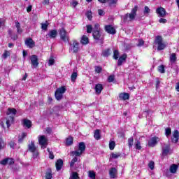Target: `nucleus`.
Masks as SVG:
<instances>
[{"label": "nucleus", "mask_w": 179, "mask_h": 179, "mask_svg": "<svg viewBox=\"0 0 179 179\" xmlns=\"http://www.w3.org/2000/svg\"><path fill=\"white\" fill-rule=\"evenodd\" d=\"M17 113V110L13 108H9L7 110V116H6V125L7 127L9 128L10 127V124L13 123V121L15 120V115H16V113Z\"/></svg>", "instance_id": "1"}, {"label": "nucleus", "mask_w": 179, "mask_h": 179, "mask_svg": "<svg viewBox=\"0 0 179 179\" xmlns=\"http://www.w3.org/2000/svg\"><path fill=\"white\" fill-rule=\"evenodd\" d=\"M138 6H135L131 10L130 13H127L125 15L124 20L127 22H132V20H135V17H136V13L138 12Z\"/></svg>", "instance_id": "2"}, {"label": "nucleus", "mask_w": 179, "mask_h": 179, "mask_svg": "<svg viewBox=\"0 0 179 179\" xmlns=\"http://www.w3.org/2000/svg\"><path fill=\"white\" fill-rule=\"evenodd\" d=\"M86 150V145H85V143L81 142L78 145V149L76 151L71 152V155L73 156H82V154L85 150Z\"/></svg>", "instance_id": "3"}, {"label": "nucleus", "mask_w": 179, "mask_h": 179, "mask_svg": "<svg viewBox=\"0 0 179 179\" xmlns=\"http://www.w3.org/2000/svg\"><path fill=\"white\" fill-rule=\"evenodd\" d=\"M28 150L33 153L34 159H37L38 156V150H37L36 145H34V141H31V143L28 145Z\"/></svg>", "instance_id": "4"}, {"label": "nucleus", "mask_w": 179, "mask_h": 179, "mask_svg": "<svg viewBox=\"0 0 179 179\" xmlns=\"http://www.w3.org/2000/svg\"><path fill=\"white\" fill-rule=\"evenodd\" d=\"M155 43L157 45L158 51H162V50H164V48H166V45L163 42V38L162 36H157Z\"/></svg>", "instance_id": "5"}, {"label": "nucleus", "mask_w": 179, "mask_h": 179, "mask_svg": "<svg viewBox=\"0 0 179 179\" xmlns=\"http://www.w3.org/2000/svg\"><path fill=\"white\" fill-rule=\"evenodd\" d=\"M59 34L60 36L61 40L64 41V43H68V41H69V34H68V32H66L65 28H61L59 29Z\"/></svg>", "instance_id": "6"}, {"label": "nucleus", "mask_w": 179, "mask_h": 179, "mask_svg": "<svg viewBox=\"0 0 179 179\" xmlns=\"http://www.w3.org/2000/svg\"><path fill=\"white\" fill-rule=\"evenodd\" d=\"M38 139L39 145H41V148L42 149H45V148H47V145H48V138H47V136L44 135L39 136Z\"/></svg>", "instance_id": "7"}, {"label": "nucleus", "mask_w": 179, "mask_h": 179, "mask_svg": "<svg viewBox=\"0 0 179 179\" xmlns=\"http://www.w3.org/2000/svg\"><path fill=\"white\" fill-rule=\"evenodd\" d=\"M65 92H66V89L65 88V87H61L58 88L57 90H56L55 93L56 99L62 100V97H63V94H64V93H65Z\"/></svg>", "instance_id": "8"}, {"label": "nucleus", "mask_w": 179, "mask_h": 179, "mask_svg": "<svg viewBox=\"0 0 179 179\" xmlns=\"http://www.w3.org/2000/svg\"><path fill=\"white\" fill-rule=\"evenodd\" d=\"M92 36L94 40L97 42L103 40V35L101 34V31H93Z\"/></svg>", "instance_id": "9"}, {"label": "nucleus", "mask_w": 179, "mask_h": 179, "mask_svg": "<svg viewBox=\"0 0 179 179\" xmlns=\"http://www.w3.org/2000/svg\"><path fill=\"white\" fill-rule=\"evenodd\" d=\"M70 51L73 53H76L79 51V43H78V41H74L73 44L70 45Z\"/></svg>", "instance_id": "10"}, {"label": "nucleus", "mask_w": 179, "mask_h": 179, "mask_svg": "<svg viewBox=\"0 0 179 179\" xmlns=\"http://www.w3.org/2000/svg\"><path fill=\"white\" fill-rule=\"evenodd\" d=\"M160 141V138L159 137H152L151 139L148 141V146H150L151 148H153L154 146H156L157 145V142Z\"/></svg>", "instance_id": "11"}, {"label": "nucleus", "mask_w": 179, "mask_h": 179, "mask_svg": "<svg viewBox=\"0 0 179 179\" xmlns=\"http://www.w3.org/2000/svg\"><path fill=\"white\" fill-rule=\"evenodd\" d=\"M156 13L159 17H164L166 16V10L163 7H159L156 9Z\"/></svg>", "instance_id": "12"}, {"label": "nucleus", "mask_w": 179, "mask_h": 179, "mask_svg": "<svg viewBox=\"0 0 179 179\" xmlns=\"http://www.w3.org/2000/svg\"><path fill=\"white\" fill-rule=\"evenodd\" d=\"M31 64L33 68H37V66H38V59L37 58V56L32 55L31 57Z\"/></svg>", "instance_id": "13"}, {"label": "nucleus", "mask_w": 179, "mask_h": 179, "mask_svg": "<svg viewBox=\"0 0 179 179\" xmlns=\"http://www.w3.org/2000/svg\"><path fill=\"white\" fill-rule=\"evenodd\" d=\"M178 138H179V132L178 130H175L172 134V136L171 138V140L173 143H177L178 142Z\"/></svg>", "instance_id": "14"}, {"label": "nucleus", "mask_w": 179, "mask_h": 179, "mask_svg": "<svg viewBox=\"0 0 179 179\" xmlns=\"http://www.w3.org/2000/svg\"><path fill=\"white\" fill-rule=\"evenodd\" d=\"M105 30L109 34H115V29L111 25L105 26Z\"/></svg>", "instance_id": "15"}, {"label": "nucleus", "mask_w": 179, "mask_h": 179, "mask_svg": "<svg viewBox=\"0 0 179 179\" xmlns=\"http://www.w3.org/2000/svg\"><path fill=\"white\" fill-rule=\"evenodd\" d=\"M117 171L115 168H112L109 171V176L110 178H117Z\"/></svg>", "instance_id": "16"}, {"label": "nucleus", "mask_w": 179, "mask_h": 179, "mask_svg": "<svg viewBox=\"0 0 179 179\" xmlns=\"http://www.w3.org/2000/svg\"><path fill=\"white\" fill-rule=\"evenodd\" d=\"M55 166L57 171H59V170L62 169V166H64V161H62L61 159H58L55 164Z\"/></svg>", "instance_id": "17"}, {"label": "nucleus", "mask_w": 179, "mask_h": 179, "mask_svg": "<svg viewBox=\"0 0 179 179\" xmlns=\"http://www.w3.org/2000/svg\"><path fill=\"white\" fill-rule=\"evenodd\" d=\"M22 125L25 127V128H31V121L28 119H24L22 120Z\"/></svg>", "instance_id": "18"}, {"label": "nucleus", "mask_w": 179, "mask_h": 179, "mask_svg": "<svg viewBox=\"0 0 179 179\" xmlns=\"http://www.w3.org/2000/svg\"><path fill=\"white\" fill-rule=\"evenodd\" d=\"M25 44L29 47V48H33L34 47V41L31 38H28L25 41Z\"/></svg>", "instance_id": "19"}, {"label": "nucleus", "mask_w": 179, "mask_h": 179, "mask_svg": "<svg viewBox=\"0 0 179 179\" xmlns=\"http://www.w3.org/2000/svg\"><path fill=\"white\" fill-rule=\"evenodd\" d=\"M125 59H127V54H124L121 57H120L117 61L118 66H121V65H122V63L124 62V61H125Z\"/></svg>", "instance_id": "20"}, {"label": "nucleus", "mask_w": 179, "mask_h": 179, "mask_svg": "<svg viewBox=\"0 0 179 179\" xmlns=\"http://www.w3.org/2000/svg\"><path fill=\"white\" fill-rule=\"evenodd\" d=\"M119 99L120 100H128L129 99V94L123 92L120 94Z\"/></svg>", "instance_id": "21"}, {"label": "nucleus", "mask_w": 179, "mask_h": 179, "mask_svg": "<svg viewBox=\"0 0 179 179\" xmlns=\"http://www.w3.org/2000/svg\"><path fill=\"white\" fill-rule=\"evenodd\" d=\"M169 61L171 64V65H173V64H176L177 61V56L175 53H172L169 57Z\"/></svg>", "instance_id": "22"}, {"label": "nucleus", "mask_w": 179, "mask_h": 179, "mask_svg": "<svg viewBox=\"0 0 179 179\" xmlns=\"http://www.w3.org/2000/svg\"><path fill=\"white\" fill-rule=\"evenodd\" d=\"M169 152H170V145H166L162 148V155L166 156V155H169Z\"/></svg>", "instance_id": "23"}, {"label": "nucleus", "mask_w": 179, "mask_h": 179, "mask_svg": "<svg viewBox=\"0 0 179 179\" xmlns=\"http://www.w3.org/2000/svg\"><path fill=\"white\" fill-rule=\"evenodd\" d=\"M57 34H58L57 30L53 29L50 31V32L48 34V37H50V38H55V37H57Z\"/></svg>", "instance_id": "24"}, {"label": "nucleus", "mask_w": 179, "mask_h": 179, "mask_svg": "<svg viewBox=\"0 0 179 179\" xmlns=\"http://www.w3.org/2000/svg\"><path fill=\"white\" fill-rule=\"evenodd\" d=\"M103 90V85L101 84H97L95 86V92L97 94H100Z\"/></svg>", "instance_id": "25"}, {"label": "nucleus", "mask_w": 179, "mask_h": 179, "mask_svg": "<svg viewBox=\"0 0 179 179\" xmlns=\"http://www.w3.org/2000/svg\"><path fill=\"white\" fill-rule=\"evenodd\" d=\"M80 43L81 44H89V38H87V36H86L85 35L83 36L80 40Z\"/></svg>", "instance_id": "26"}, {"label": "nucleus", "mask_w": 179, "mask_h": 179, "mask_svg": "<svg viewBox=\"0 0 179 179\" xmlns=\"http://www.w3.org/2000/svg\"><path fill=\"white\" fill-rule=\"evenodd\" d=\"M177 169H178V166L176 164H173L170 167V171L173 174L176 173L177 172Z\"/></svg>", "instance_id": "27"}, {"label": "nucleus", "mask_w": 179, "mask_h": 179, "mask_svg": "<svg viewBox=\"0 0 179 179\" xmlns=\"http://www.w3.org/2000/svg\"><path fill=\"white\" fill-rule=\"evenodd\" d=\"M15 27L17 29V33L19 34H22L23 31L22 30V28H20V23L18 21L15 22Z\"/></svg>", "instance_id": "28"}, {"label": "nucleus", "mask_w": 179, "mask_h": 179, "mask_svg": "<svg viewBox=\"0 0 179 179\" xmlns=\"http://www.w3.org/2000/svg\"><path fill=\"white\" fill-rule=\"evenodd\" d=\"M73 143V138L72 137H69L66 139V145L67 146H71Z\"/></svg>", "instance_id": "29"}, {"label": "nucleus", "mask_w": 179, "mask_h": 179, "mask_svg": "<svg viewBox=\"0 0 179 179\" xmlns=\"http://www.w3.org/2000/svg\"><path fill=\"white\" fill-rule=\"evenodd\" d=\"M111 54V50L110 49H106L103 51L102 55L103 57H109Z\"/></svg>", "instance_id": "30"}, {"label": "nucleus", "mask_w": 179, "mask_h": 179, "mask_svg": "<svg viewBox=\"0 0 179 179\" xmlns=\"http://www.w3.org/2000/svg\"><path fill=\"white\" fill-rule=\"evenodd\" d=\"M88 177L92 179H96V173L93 171H90L88 172Z\"/></svg>", "instance_id": "31"}, {"label": "nucleus", "mask_w": 179, "mask_h": 179, "mask_svg": "<svg viewBox=\"0 0 179 179\" xmlns=\"http://www.w3.org/2000/svg\"><path fill=\"white\" fill-rule=\"evenodd\" d=\"M128 146H129V149H131L132 148V146H134V137H130L128 139Z\"/></svg>", "instance_id": "32"}, {"label": "nucleus", "mask_w": 179, "mask_h": 179, "mask_svg": "<svg viewBox=\"0 0 179 179\" xmlns=\"http://www.w3.org/2000/svg\"><path fill=\"white\" fill-rule=\"evenodd\" d=\"M120 58V52L117 50H113V59H118Z\"/></svg>", "instance_id": "33"}, {"label": "nucleus", "mask_w": 179, "mask_h": 179, "mask_svg": "<svg viewBox=\"0 0 179 179\" xmlns=\"http://www.w3.org/2000/svg\"><path fill=\"white\" fill-rule=\"evenodd\" d=\"M94 137L96 139V141H99V139H100V130H95Z\"/></svg>", "instance_id": "34"}, {"label": "nucleus", "mask_w": 179, "mask_h": 179, "mask_svg": "<svg viewBox=\"0 0 179 179\" xmlns=\"http://www.w3.org/2000/svg\"><path fill=\"white\" fill-rule=\"evenodd\" d=\"M120 156H121V154L120 152H113L110 155V159H118V157H120Z\"/></svg>", "instance_id": "35"}, {"label": "nucleus", "mask_w": 179, "mask_h": 179, "mask_svg": "<svg viewBox=\"0 0 179 179\" xmlns=\"http://www.w3.org/2000/svg\"><path fill=\"white\" fill-rule=\"evenodd\" d=\"M27 136V133H22L21 135L19 136L18 142L21 143L23 142V139Z\"/></svg>", "instance_id": "36"}, {"label": "nucleus", "mask_w": 179, "mask_h": 179, "mask_svg": "<svg viewBox=\"0 0 179 179\" xmlns=\"http://www.w3.org/2000/svg\"><path fill=\"white\" fill-rule=\"evenodd\" d=\"M115 148V141H110L109 142V149L110 150H114V148Z\"/></svg>", "instance_id": "37"}, {"label": "nucleus", "mask_w": 179, "mask_h": 179, "mask_svg": "<svg viewBox=\"0 0 179 179\" xmlns=\"http://www.w3.org/2000/svg\"><path fill=\"white\" fill-rule=\"evenodd\" d=\"M70 179H79V176L78 175V173L73 172L70 176Z\"/></svg>", "instance_id": "38"}, {"label": "nucleus", "mask_w": 179, "mask_h": 179, "mask_svg": "<svg viewBox=\"0 0 179 179\" xmlns=\"http://www.w3.org/2000/svg\"><path fill=\"white\" fill-rule=\"evenodd\" d=\"M135 148L137 150H141L142 149V146L141 145V141H137L135 143Z\"/></svg>", "instance_id": "39"}, {"label": "nucleus", "mask_w": 179, "mask_h": 179, "mask_svg": "<svg viewBox=\"0 0 179 179\" xmlns=\"http://www.w3.org/2000/svg\"><path fill=\"white\" fill-rule=\"evenodd\" d=\"M76 78H78V73L73 72L71 77V82H75V80H76Z\"/></svg>", "instance_id": "40"}, {"label": "nucleus", "mask_w": 179, "mask_h": 179, "mask_svg": "<svg viewBox=\"0 0 179 179\" xmlns=\"http://www.w3.org/2000/svg\"><path fill=\"white\" fill-rule=\"evenodd\" d=\"M165 135L169 138L171 135V129L170 128H166L165 129Z\"/></svg>", "instance_id": "41"}, {"label": "nucleus", "mask_w": 179, "mask_h": 179, "mask_svg": "<svg viewBox=\"0 0 179 179\" xmlns=\"http://www.w3.org/2000/svg\"><path fill=\"white\" fill-rule=\"evenodd\" d=\"M45 178L46 179L52 178V174L51 173V170H49L46 172Z\"/></svg>", "instance_id": "42"}, {"label": "nucleus", "mask_w": 179, "mask_h": 179, "mask_svg": "<svg viewBox=\"0 0 179 179\" xmlns=\"http://www.w3.org/2000/svg\"><path fill=\"white\" fill-rule=\"evenodd\" d=\"M158 71L160 72V73H164L166 71L164 70V66L161 65L158 66Z\"/></svg>", "instance_id": "43"}, {"label": "nucleus", "mask_w": 179, "mask_h": 179, "mask_svg": "<svg viewBox=\"0 0 179 179\" xmlns=\"http://www.w3.org/2000/svg\"><path fill=\"white\" fill-rule=\"evenodd\" d=\"M6 143H5V141H3V139L1 138H0V150L1 149H3V148H5L6 146Z\"/></svg>", "instance_id": "44"}, {"label": "nucleus", "mask_w": 179, "mask_h": 179, "mask_svg": "<svg viewBox=\"0 0 179 179\" xmlns=\"http://www.w3.org/2000/svg\"><path fill=\"white\" fill-rule=\"evenodd\" d=\"M144 15H149L150 13V8H149L147 6L144 7Z\"/></svg>", "instance_id": "45"}, {"label": "nucleus", "mask_w": 179, "mask_h": 179, "mask_svg": "<svg viewBox=\"0 0 179 179\" xmlns=\"http://www.w3.org/2000/svg\"><path fill=\"white\" fill-rule=\"evenodd\" d=\"M76 162H78V158L76 157H75L71 162L70 163V166L71 167H73V166L75 165V163H76Z\"/></svg>", "instance_id": "46"}, {"label": "nucleus", "mask_w": 179, "mask_h": 179, "mask_svg": "<svg viewBox=\"0 0 179 179\" xmlns=\"http://www.w3.org/2000/svg\"><path fill=\"white\" fill-rule=\"evenodd\" d=\"M10 55V52H9L8 50H5L4 53L3 54V58L6 59Z\"/></svg>", "instance_id": "47"}, {"label": "nucleus", "mask_w": 179, "mask_h": 179, "mask_svg": "<svg viewBox=\"0 0 179 179\" xmlns=\"http://www.w3.org/2000/svg\"><path fill=\"white\" fill-rule=\"evenodd\" d=\"M94 31H101V29H100V25L99 24H94Z\"/></svg>", "instance_id": "48"}, {"label": "nucleus", "mask_w": 179, "mask_h": 179, "mask_svg": "<svg viewBox=\"0 0 179 179\" xmlns=\"http://www.w3.org/2000/svg\"><path fill=\"white\" fill-rule=\"evenodd\" d=\"M86 16L89 20H92V11H87L86 13Z\"/></svg>", "instance_id": "49"}, {"label": "nucleus", "mask_w": 179, "mask_h": 179, "mask_svg": "<svg viewBox=\"0 0 179 179\" xmlns=\"http://www.w3.org/2000/svg\"><path fill=\"white\" fill-rule=\"evenodd\" d=\"M93 31V27L92 25H87V33H92Z\"/></svg>", "instance_id": "50"}, {"label": "nucleus", "mask_w": 179, "mask_h": 179, "mask_svg": "<svg viewBox=\"0 0 179 179\" xmlns=\"http://www.w3.org/2000/svg\"><path fill=\"white\" fill-rule=\"evenodd\" d=\"M148 166L150 167V170H153V169H155V162L152 161L150 162Z\"/></svg>", "instance_id": "51"}, {"label": "nucleus", "mask_w": 179, "mask_h": 179, "mask_svg": "<svg viewBox=\"0 0 179 179\" xmlns=\"http://www.w3.org/2000/svg\"><path fill=\"white\" fill-rule=\"evenodd\" d=\"M114 76H109L108 78V82H109V83H111V82H114Z\"/></svg>", "instance_id": "52"}, {"label": "nucleus", "mask_w": 179, "mask_h": 179, "mask_svg": "<svg viewBox=\"0 0 179 179\" xmlns=\"http://www.w3.org/2000/svg\"><path fill=\"white\" fill-rule=\"evenodd\" d=\"M118 0H109V5H117Z\"/></svg>", "instance_id": "53"}, {"label": "nucleus", "mask_w": 179, "mask_h": 179, "mask_svg": "<svg viewBox=\"0 0 179 179\" xmlns=\"http://www.w3.org/2000/svg\"><path fill=\"white\" fill-rule=\"evenodd\" d=\"M145 42L142 39H138V43L137 44L138 47H142Z\"/></svg>", "instance_id": "54"}, {"label": "nucleus", "mask_w": 179, "mask_h": 179, "mask_svg": "<svg viewBox=\"0 0 179 179\" xmlns=\"http://www.w3.org/2000/svg\"><path fill=\"white\" fill-rule=\"evenodd\" d=\"M48 152H49V157L52 160L54 159V153L50 151L49 148H48Z\"/></svg>", "instance_id": "55"}, {"label": "nucleus", "mask_w": 179, "mask_h": 179, "mask_svg": "<svg viewBox=\"0 0 179 179\" xmlns=\"http://www.w3.org/2000/svg\"><path fill=\"white\" fill-rule=\"evenodd\" d=\"M102 70L103 69H101V67L100 66L95 67V72H96V73H100V72H101Z\"/></svg>", "instance_id": "56"}, {"label": "nucleus", "mask_w": 179, "mask_h": 179, "mask_svg": "<svg viewBox=\"0 0 179 179\" xmlns=\"http://www.w3.org/2000/svg\"><path fill=\"white\" fill-rule=\"evenodd\" d=\"M55 62V60L54 59V58L50 57L48 62L49 65L51 66V65H52Z\"/></svg>", "instance_id": "57"}, {"label": "nucleus", "mask_w": 179, "mask_h": 179, "mask_svg": "<svg viewBox=\"0 0 179 179\" xmlns=\"http://www.w3.org/2000/svg\"><path fill=\"white\" fill-rule=\"evenodd\" d=\"M48 27V24L44 23L41 24V29L42 30H47V28Z\"/></svg>", "instance_id": "58"}, {"label": "nucleus", "mask_w": 179, "mask_h": 179, "mask_svg": "<svg viewBox=\"0 0 179 179\" xmlns=\"http://www.w3.org/2000/svg\"><path fill=\"white\" fill-rule=\"evenodd\" d=\"M78 1L76 0H73L71 5L73 8H76L78 6Z\"/></svg>", "instance_id": "59"}, {"label": "nucleus", "mask_w": 179, "mask_h": 179, "mask_svg": "<svg viewBox=\"0 0 179 179\" xmlns=\"http://www.w3.org/2000/svg\"><path fill=\"white\" fill-rule=\"evenodd\" d=\"M159 23L164 24V23H167V20L164 19V18H161V19H159Z\"/></svg>", "instance_id": "60"}, {"label": "nucleus", "mask_w": 179, "mask_h": 179, "mask_svg": "<svg viewBox=\"0 0 179 179\" xmlns=\"http://www.w3.org/2000/svg\"><path fill=\"white\" fill-rule=\"evenodd\" d=\"M98 13L99 16H104V11L101 9L98 10Z\"/></svg>", "instance_id": "61"}, {"label": "nucleus", "mask_w": 179, "mask_h": 179, "mask_svg": "<svg viewBox=\"0 0 179 179\" xmlns=\"http://www.w3.org/2000/svg\"><path fill=\"white\" fill-rule=\"evenodd\" d=\"M1 164L4 165L5 164H8V159H3L1 162Z\"/></svg>", "instance_id": "62"}, {"label": "nucleus", "mask_w": 179, "mask_h": 179, "mask_svg": "<svg viewBox=\"0 0 179 179\" xmlns=\"http://www.w3.org/2000/svg\"><path fill=\"white\" fill-rule=\"evenodd\" d=\"M8 164H13V163H15V161L13 160V159H8Z\"/></svg>", "instance_id": "63"}, {"label": "nucleus", "mask_w": 179, "mask_h": 179, "mask_svg": "<svg viewBox=\"0 0 179 179\" xmlns=\"http://www.w3.org/2000/svg\"><path fill=\"white\" fill-rule=\"evenodd\" d=\"M176 89L177 92H179V83H177Z\"/></svg>", "instance_id": "64"}]
</instances>
